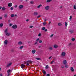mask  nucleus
Listing matches in <instances>:
<instances>
[{
  "mask_svg": "<svg viewBox=\"0 0 76 76\" xmlns=\"http://www.w3.org/2000/svg\"><path fill=\"white\" fill-rule=\"evenodd\" d=\"M8 42V41L6 40H5L4 41V44L5 45H7V42Z\"/></svg>",
  "mask_w": 76,
  "mask_h": 76,
  "instance_id": "6e6552de",
  "label": "nucleus"
},
{
  "mask_svg": "<svg viewBox=\"0 0 76 76\" xmlns=\"http://www.w3.org/2000/svg\"><path fill=\"white\" fill-rule=\"evenodd\" d=\"M48 68H49V67L48 66V65H46V67H45V68L47 69H48Z\"/></svg>",
  "mask_w": 76,
  "mask_h": 76,
  "instance_id": "5701e85b",
  "label": "nucleus"
},
{
  "mask_svg": "<svg viewBox=\"0 0 76 76\" xmlns=\"http://www.w3.org/2000/svg\"><path fill=\"white\" fill-rule=\"evenodd\" d=\"M36 52L35 50H33L32 51V53L33 54H34Z\"/></svg>",
  "mask_w": 76,
  "mask_h": 76,
  "instance_id": "ddd939ff",
  "label": "nucleus"
},
{
  "mask_svg": "<svg viewBox=\"0 0 76 76\" xmlns=\"http://www.w3.org/2000/svg\"><path fill=\"white\" fill-rule=\"evenodd\" d=\"M3 26V23H1V24H0V26L1 27H2Z\"/></svg>",
  "mask_w": 76,
  "mask_h": 76,
  "instance_id": "2f4dec72",
  "label": "nucleus"
},
{
  "mask_svg": "<svg viewBox=\"0 0 76 76\" xmlns=\"http://www.w3.org/2000/svg\"><path fill=\"white\" fill-rule=\"evenodd\" d=\"M23 7V5H21L19 6V9H22Z\"/></svg>",
  "mask_w": 76,
  "mask_h": 76,
  "instance_id": "9d476101",
  "label": "nucleus"
},
{
  "mask_svg": "<svg viewBox=\"0 0 76 76\" xmlns=\"http://www.w3.org/2000/svg\"><path fill=\"white\" fill-rule=\"evenodd\" d=\"M8 6L9 7H11L12 6V4L11 3H8Z\"/></svg>",
  "mask_w": 76,
  "mask_h": 76,
  "instance_id": "0eeeda50",
  "label": "nucleus"
},
{
  "mask_svg": "<svg viewBox=\"0 0 76 76\" xmlns=\"http://www.w3.org/2000/svg\"><path fill=\"white\" fill-rule=\"evenodd\" d=\"M28 62H29V63H32V62L31 61H28L27 63H28Z\"/></svg>",
  "mask_w": 76,
  "mask_h": 76,
  "instance_id": "aec40b11",
  "label": "nucleus"
},
{
  "mask_svg": "<svg viewBox=\"0 0 76 76\" xmlns=\"http://www.w3.org/2000/svg\"><path fill=\"white\" fill-rule=\"evenodd\" d=\"M12 27L13 29H16L17 28V25H14L12 26Z\"/></svg>",
  "mask_w": 76,
  "mask_h": 76,
  "instance_id": "7ed1b4c3",
  "label": "nucleus"
},
{
  "mask_svg": "<svg viewBox=\"0 0 76 76\" xmlns=\"http://www.w3.org/2000/svg\"><path fill=\"white\" fill-rule=\"evenodd\" d=\"M8 22H10V20H8Z\"/></svg>",
  "mask_w": 76,
  "mask_h": 76,
  "instance_id": "680f3d73",
  "label": "nucleus"
},
{
  "mask_svg": "<svg viewBox=\"0 0 76 76\" xmlns=\"http://www.w3.org/2000/svg\"><path fill=\"white\" fill-rule=\"evenodd\" d=\"M38 37H41V33H39V34H38Z\"/></svg>",
  "mask_w": 76,
  "mask_h": 76,
  "instance_id": "bb28decb",
  "label": "nucleus"
},
{
  "mask_svg": "<svg viewBox=\"0 0 76 76\" xmlns=\"http://www.w3.org/2000/svg\"><path fill=\"white\" fill-rule=\"evenodd\" d=\"M12 63H10L9 64H8L7 66V67H10V66L12 65Z\"/></svg>",
  "mask_w": 76,
  "mask_h": 76,
  "instance_id": "20e7f679",
  "label": "nucleus"
},
{
  "mask_svg": "<svg viewBox=\"0 0 76 76\" xmlns=\"http://www.w3.org/2000/svg\"><path fill=\"white\" fill-rule=\"evenodd\" d=\"M45 29V27H42V31H44Z\"/></svg>",
  "mask_w": 76,
  "mask_h": 76,
  "instance_id": "412c9836",
  "label": "nucleus"
},
{
  "mask_svg": "<svg viewBox=\"0 0 76 76\" xmlns=\"http://www.w3.org/2000/svg\"><path fill=\"white\" fill-rule=\"evenodd\" d=\"M45 9L46 10H48L50 9V7L48 6H47L45 7Z\"/></svg>",
  "mask_w": 76,
  "mask_h": 76,
  "instance_id": "39448f33",
  "label": "nucleus"
},
{
  "mask_svg": "<svg viewBox=\"0 0 76 76\" xmlns=\"http://www.w3.org/2000/svg\"><path fill=\"white\" fill-rule=\"evenodd\" d=\"M36 59V60H40V58H37Z\"/></svg>",
  "mask_w": 76,
  "mask_h": 76,
  "instance_id": "ea45409f",
  "label": "nucleus"
},
{
  "mask_svg": "<svg viewBox=\"0 0 76 76\" xmlns=\"http://www.w3.org/2000/svg\"><path fill=\"white\" fill-rule=\"evenodd\" d=\"M49 50H53V48H52V47H50L49 48Z\"/></svg>",
  "mask_w": 76,
  "mask_h": 76,
  "instance_id": "58836bf2",
  "label": "nucleus"
},
{
  "mask_svg": "<svg viewBox=\"0 0 76 76\" xmlns=\"http://www.w3.org/2000/svg\"><path fill=\"white\" fill-rule=\"evenodd\" d=\"M53 47L55 48H57V47H58V46H57V45H54Z\"/></svg>",
  "mask_w": 76,
  "mask_h": 76,
  "instance_id": "2eb2a0df",
  "label": "nucleus"
},
{
  "mask_svg": "<svg viewBox=\"0 0 76 76\" xmlns=\"http://www.w3.org/2000/svg\"><path fill=\"white\" fill-rule=\"evenodd\" d=\"M32 27H33V26H30L29 28H32Z\"/></svg>",
  "mask_w": 76,
  "mask_h": 76,
  "instance_id": "c03bdc74",
  "label": "nucleus"
},
{
  "mask_svg": "<svg viewBox=\"0 0 76 76\" xmlns=\"http://www.w3.org/2000/svg\"><path fill=\"white\" fill-rule=\"evenodd\" d=\"M11 71V70L10 69H8L7 71V72L8 74H9L10 73V72Z\"/></svg>",
  "mask_w": 76,
  "mask_h": 76,
  "instance_id": "dca6fc26",
  "label": "nucleus"
},
{
  "mask_svg": "<svg viewBox=\"0 0 76 76\" xmlns=\"http://www.w3.org/2000/svg\"><path fill=\"white\" fill-rule=\"evenodd\" d=\"M46 23H47L44 22V23H43V25H44V26H45V25H46Z\"/></svg>",
  "mask_w": 76,
  "mask_h": 76,
  "instance_id": "393cba45",
  "label": "nucleus"
},
{
  "mask_svg": "<svg viewBox=\"0 0 76 76\" xmlns=\"http://www.w3.org/2000/svg\"><path fill=\"white\" fill-rule=\"evenodd\" d=\"M39 38H38V39H37L36 40V42H38V41H39Z\"/></svg>",
  "mask_w": 76,
  "mask_h": 76,
  "instance_id": "7c9ffc66",
  "label": "nucleus"
},
{
  "mask_svg": "<svg viewBox=\"0 0 76 76\" xmlns=\"http://www.w3.org/2000/svg\"><path fill=\"white\" fill-rule=\"evenodd\" d=\"M66 55V52H62V53L61 54V56H65Z\"/></svg>",
  "mask_w": 76,
  "mask_h": 76,
  "instance_id": "f03ea898",
  "label": "nucleus"
},
{
  "mask_svg": "<svg viewBox=\"0 0 76 76\" xmlns=\"http://www.w3.org/2000/svg\"><path fill=\"white\" fill-rule=\"evenodd\" d=\"M26 65L27 66H29V63H27Z\"/></svg>",
  "mask_w": 76,
  "mask_h": 76,
  "instance_id": "6e6d98bb",
  "label": "nucleus"
},
{
  "mask_svg": "<svg viewBox=\"0 0 76 76\" xmlns=\"http://www.w3.org/2000/svg\"><path fill=\"white\" fill-rule=\"evenodd\" d=\"M64 68V66H61V68H62V69Z\"/></svg>",
  "mask_w": 76,
  "mask_h": 76,
  "instance_id": "603ef678",
  "label": "nucleus"
},
{
  "mask_svg": "<svg viewBox=\"0 0 76 76\" xmlns=\"http://www.w3.org/2000/svg\"><path fill=\"white\" fill-rule=\"evenodd\" d=\"M42 72L44 73V75H46V72H45L44 70H43Z\"/></svg>",
  "mask_w": 76,
  "mask_h": 76,
  "instance_id": "f3484780",
  "label": "nucleus"
},
{
  "mask_svg": "<svg viewBox=\"0 0 76 76\" xmlns=\"http://www.w3.org/2000/svg\"><path fill=\"white\" fill-rule=\"evenodd\" d=\"M69 32H70V34H73L74 33V32L73 31V30L70 29L69 31Z\"/></svg>",
  "mask_w": 76,
  "mask_h": 76,
  "instance_id": "f257e3e1",
  "label": "nucleus"
},
{
  "mask_svg": "<svg viewBox=\"0 0 76 76\" xmlns=\"http://www.w3.org/2000/svg\"><path fill=\"white\" fill-rule=\"evenodd\" d=\"M62 24H61V23H59L58 24V26H61V25H62Z\"/></svg>",
  "mask_w": 76,
  "mask_h": 76,
  "instance_id": "c9c22d12",
  "label": "nucleus"
},
{
  "mask_svg": "<svg viewBox=\"0 0 76 76\" xmlns=\"http://www.w3.org/2000/svg\"><path fill=\"white\" fill-rule=\"evenodd\" d=\"M23 48V47L22 46H21L20 47V49H22V48Z\"/></svg>",
  "mask_w": 76,
  "mask_h": 76,
  "instance_id": "c85d7f7f",
  "label": "nucleus"
},
{
  "mask_svg": "<svg viewBox=\"0 0 76 76\" xmlns=\"http://www.w3.org/2000/svg\"><path fill=\"white\" fill-rule=\"evenodd\" d=\"M22 44V42H18V44H19V45H21V44Z\"/></svg>",
  "mask_w": 76,
  "mask_h": 76,
  "instance_id": "a211bd4d",
  "label": "nucleus"
},
{
  "mask_svg": "<svg viewBox=\"0 0 76 76\" xmlns=\"http://www.w3.org/2000/svg\"><path fill=\"white\" fill-rule=\"evenodd\" d=\"M10 10H13V7H11L10 8Z\"/></svg>",
  "mask_w": 76,
  "mask_h": 76,
  "instance_id": "79ce46f5",
  "label": "nucleus"
},
{
  "mask_svg": "<svg viewBox=\"0 0 76 76\" xmlns=\"http://www.w3.org/2000/svg\"><path fill=\"white\" fill-rule=\"evenodd\" d=\"M70 70L72 72H74V69H73V67H71Z\"/></svg>",
  "mask_w": 76,
  "mask_h": 76,
  "instance_id": "f8f14e48",
  "label": "nucleus"
},
{
  "mask_svg": "<svg viewBox=\"0 0 76 76\" xmlns=\"http://www.w3.org/2000/svg\"><path fill=\"white\" fill-rule=\"evenodd\" d=\"M42 42V40H40L39 41V43H41Z\"/></svg>",
  "mask_w": 76,
  "mask_h": 76,
  "instance_id": "a18cd8bd",
  "label": "nucleus"
},
{
  "mask_svg": "<svg viewBox=\"0 0 76 76\" xmlns=\"http://www.w3.org/2000/svg\"><path fill=\"white\" fill-rule=\"evenodd\" d=\"M2 19V17H0V19Z\"/></svg>",
  "mask_w": 76,
  "mask_h": 76,
  "instance_id": "e2e57ef3",
  "label": "nucleus"
},
{
  "mask_svg": "<svg viewBox=\"0 0 76 76\" xmlns=\"http://www.w3.org/2000/svg\"><path fill=\"white\" fill-rule=\"evenodd\" d=\"M53 36H54V34H52L50 36V38H52V37H53Z\"/></svg>",
  "mask_w": 76,
  "mask_h": 76,
  "instance_id": "c756f323",
  "label": "nucleus"
},
{
  "mask_svg": "<svg viewBox=\"0 0 76 76\" xmlns=\"http://www.w3.org/2000/svg\"><path fill=\"white\" fill-rule=\"evenodd\" d=\"M9 25L10 26H12V24L10 23L9 24Z\"/></svg>",
  "mask_w": 76,
  "mask_h": 76,
  "instance_id": "3c124183",
  "label": "nucleus"
},
{
  "mask_svg": "<svg viewBox=\"0 0 76 76\" xmlns=\"http://www.w3.org/2000/svg\"><path fill=\"white\" fill-rule=\"evenodd\" d=\"M72 15L70 16V18H69L70 20H72Z\"/></svg>",
  "mask_w": 76,
  "mask_h": 76,
  "instance_id": "473e14b6",
  "label": "nucleus"
},
{
  "mask_svg": "<svg viewBox=\"0 0 76 76\" xmlns=\"http://www.w3.org/2000/svg\"><path fill=\"white\" fill-rule=\"evenodd\" d=\"M65 24L66 26H67V23L66 22L65 23Z\"/></svg>",
  "mask_w": 76,
  "mask_h": 76,
  "instance_id": "e433bc0d",
  "label": "nucleus"
},
{
  "mask_svg": "<svg viewBox=\"0 0 76 76\" xmlns=\"http://www.w3.org/2000/svg\"><path fill=\"white\" fill-rule=\"evenodd\" d=\"M65 67H66V68H68V67H69V66L66 64L65 66Z\"/></svg>",
  "mask_w": 76,
  "mask_h": 76,
  "instance_id": "b1692460",
  "label": "nucleus"
},
{
  "mask_svg": "<svg viewBox=\"0 0 76 76\" xmlns=\"http://www.w3.org/2000/svg\"><path fill=\"white\" fill-rule=\"evenodd\" d=\"M50 23H51V22H49V25H50Z\"/></svg>",
  "mask_w": 76,
  "mask_h": 76,
  "instance_id": "338daca9",
  "label": "nucleus"
},
{
  "mask_svg": "<svg viewBox=\"0 0 76 76\" xmlns=\"http://www.w3.org/2000/svg\"><path fill=\"white\" fill-rule=\"evenodd\" d=\"M51 56H50V57H49V59H50V58H51Z\"/></svg>",
  "mask_w": 76,
  "mask_h": 76,
  "instance_id": "052dcab7",
  "label": "nucleus"
},
{
  "mask_svg": "<svg viewBox=\"0 0 76 76\" xmlns=\"http://www.w3.org/2000/svg\"><path fill=\"white\" fill-rule=\"evenodd\" d=\"M4 18H6L7 17V15H4Z\"/></svg>",
  "mask_w": 76,
  "mask_h": 76,
  "instance_id": "de8ad7c7",
  "label": "nucleus"
},
{
  "mask_svg": "<svg viewBox=\"0 0 76 76\" xmlns=\"http://www.w3.org/2000/svg\"><path fill=\"white\" fill-rule=\"evenodd\" d=\"M74 7V9H75V10L76 9V5H74V7Z\"/></svg>",
  "mask_w": 76,
  "mask_h": 76,
  "instance_id": "f704fd0d",
  "label": "nucleus"
},
{
  "mask_svg": "<svg viewBox=\"0 0 76 76\" xmlns=\"http://www.w3.org/2000/svg\"><path fill=\"white\" fill-rule=\"evenodd\" d=\"M1 8H2V7H0V9H1Z\"/></svg>",
  "mask_w": 76,
  "mask_h": 76,
  "instance_id": "69168bd1",
  "label": "nucleus"
},
{
  "mask_svg": "<svg viewBox=\"0 0 76 76\" xmlns=\"http://www.w3.org/2000/svg\"><path fill=\"white\" fill-rule=\"evenodd\" d=\"M40 17H41V15H39V16H38L37 18H39Z\"/></svg>",
  "mask_w": 76,
  "mask_h": 76,
  "instance_id": "8fccbe9b",
  "label": "nucleus"
},
{
  "mask_svg": "<svg viewBox=\"0 0 76 76\" xmlns=\"http://www.w3.org/2000/svg\"><path fill=\"white\" fill-rule=\"evenodd\" d=\"M45 32H46V31H47V29H45Z\"/></svg>",
  "mask_w": 76,
  "mask_h": 76,
  "instance_id": "4d7b16f0",
  "label": "nucleus"
},
{
  "mask_svg": "<svg viewBox=\"0 0 76 76\" xmlns=\"http://www.w3.org/2000/svg\"><path fill=\"white\" fill-rule=\"evenodd\" d=\"M52 0H47V2H48V3H49V2H50Z\"/></svg>",
  "mask_w": 76,
  "mask_h": 76,
  "instance_id": "72a5a7b5",
  "label": "nucleus"
},
{
  "mask_svg": "<svg viewBox=\"0 0 76 76\" xmlns=\"http://www.w3.org/2000/svg\"><path fill=\"white\" fill-rule=\"evenodd\" d=\"M17 16V15H14V16Z\"/></svg>",
  "mask_w": 76,
  "mask_h": 76,
  "instance_id": "774afa93",
  "label": "nucleus"
},
{
  "mask_svg": "<svg viewBox=\"0 0 76 76\" xmlns=\"http://www.w3.org/2000/svg\"><path fill=\"white\" fill-rule=\"evenodd\" d=\"M54 61H52L50 63V64H52L53 63H54Z\"/></svg>",
  "mask_w": 76,
  "mask_h": 76,
  "instance_id": "49530a36",
  "label": "nucleus"
},
{
  "mask_svg": "<svg viewBox=\"0 0 76 76\" xmlns=\"http://www.w3.org/2000/svg\"><path fill=\"white\" fill-rule=\"evenodd\" d=\"M37 42H36L35 44H34V45H35L36 44H37Z\"/></svg>",
  "mask_w": 76,
  "mask_h": 76,
  "instance_id": "bf43d9fd",
  "label": "nucleus"
},
{
  "mask_svg": "<svg viewBox=\"0 0 76 76\" xmlns=\"http://www.w3.org/2000/svg\"><path fill=\"white\" fill-rule=\"evenodd\" d=\"M63 64H67V61H66V60H64L63 61Z\"/></svg>",
  "mask_w": 76,
  "mask_h": 76,
  "instance_id": "423d86ee",
  "label": "nucleus"
},
{
  "mask_svg": "<svg viewBox=\"0 0 76 76\" xmlns=\"http://www.w3.org/2000/svg\"><path fill=\"white\" fill-rule=\"evenodd\" d=\"M7 31H8V30H7V29H6L5 30V31H4V32H5V33H6H6H7Z\"/></svg>",
  "mask_w": 76,
  "mask_h": 76,
  "instance_id": "cd10ccee",
  "label": "nucleus"
},
{
  "mask_svg": "<svg viewBox=\"0 0 76 76\" xmlns=\"http://www.w3.org/2000/svg\"><path fill=\"white\" fill-rule=\"evenodd\" d=\"M71 40L72 41H75V38H73Z\"/></svg>",
  "mask_w": 76,
  "mask_h": 76,
  "instance_id": "4c0bfd02",
  "label": "nucleus"
},
{
  "mask_svg": "<svg viewBox=\"0 0 76 76\" xmlns=\"http://www.w3.org/2000/svg\"><path fill=\"white\" fill-rule=\"evenodd\" d=\"M10 75V74H8L7 76H9Z\"/></svg>",
  "mask_w": 76,
  "mask_h": 76,
  "instance_id": "0e129e2a",
  "label": "nucleus"
},
{
  "mask_svg": "<svg viewBox=\"0 0 76 76\" xmlns=\"http://www.w3.org/2000/svg\"><path fill=\"white\" fill-rule=\"evenodd\" d=\"M33 3H34V1H31L30 2V3L31 4H33Z\"/></svg>",
  "mask_w": 76,
  "mask_h": 76,
  "instance_id": "a19ab883",
  "label": "nucleus"
},
{
  "mask_svg": "<svg viewBox=\"0 0 76 76\" xmlns=\"http://www.w3.org/2000/svg\"><path fill=\"white\" fill-rule=\"evenodd\" d=\"M72 45V43H70L69 45H68V46L70 47V45Z\"/></svg>",
  "mask_w": 76,
  "mask_h": 76,
  "instance_id": "37998d69",
  "label": "nucleus"
},
{
  "mask_svg": "<svg viewBox=\"0 0 76 76\" xmlns=\"http://www.w3.org/2000/svg\"><path fill=\"white\" fill-rule=\"evenodd\" d=\"M6 35H7V36H10V33H7L6 34Z\"/></svg>",
  "mask_w": 76,
  "mask_h": 76,
  "instance_id": "4468645a",
  "label": "nucleus"
},
{
  "mask_svg": "<svg viewBox=\"0 0 76 76\" xmlns=\"http://www.w3.org/2000/svg\"><path fill=\"white\" fill-rule=\"evenodd\" d=\"M41 6H42V5L40 4L39 5L37 6V8H40V7H41Z\"/></svg>",
  "mask_w": 76,
  "mask_h": 76,
  "instance_id": "4be33fe9",
  "label": "nucleus"
},
{
  "mask_svg": "<svg viewBox=\"0 0 76 76\" xmlns=\"http://www.w3.org/2000/svg\"><path fill=\"white\" fill-rule=\"evenodd\" d=\"M2 10H6V8H5V7H2Z\"/></svg>",
  "mask_w": 76,
  "mask_h": 76,
  "instance_id": "a878e982",
  "label": "nucleus"
},
{
  "mask_svg": "<svg viewBox=\"0 0 76 76\" xmlns=\"http://www.w3.org/2000/svg\"><path fill=\"white\" fill-rule=\"evenodd\" d=\"M46 76H50V74H48L46 75Z\"/></svg>",
  "mask_w": 76,
  "mask_h": 76,
  "instance_id": "09e8293b",
  "label": "nucleus"
},
{
  "mask_svg": "<svg viewBox=\"0 0 76 76\" xmlns=\"http://www.w3.org/2000/svg\"><path fill=\"white\" fill-rule=\"evenodd\" d=\"M29 19H27L26 20V21H27V22H28V21H29Z\"/></svg>",
  "mask_w": 76,
  "mask_h": 76,
  "instance_id": "864d4df0",
  "label": "nucleus"
},
{
  "mask_svg": "<svg viewBox=\"0 0 76 76\" xmlns=\"http://www.w3.org/2000/svg\"><path fill=\"white\" fill-rule=\"evenodd\" d=\"M38 13L37 12H34V15L35 16H37V15H38Z\"/></svg>",
  "mask_w": 76,
  "mask_h": 76,
  "instance_id": "1a4fd4ad",
  "label": "nucleus"
},
{
  "mask_svg": "<svg viewBox=\"0 0 76 76\" xmlns=\"http://www.w3.org/2000/svg\"><path fill=\"white\" fill-rule=\"evenodd\" d=\"M25 67V65L23 64H22L21 65V67L22 68V69H23V67Z\"/></svg>",
  "mask_w": 76,
  "mask_h": 76,
  "instance_id": "9b49d317",
  "label": "nucleus"
},
{
  "mask_svg": "<svg viewBox=\"0 0 76 76\" xmlns=\"http://www.w3.org/2000/svg\"><path fill=\"white\" fill-rule=\"evenodd\" d=\"M14 16H15L14 14H12L11 15V18H13V17H14Z\"/></svg>",
  "mask_w": 76,
  "mask_h": 76,
  "instance_id": "6ab92c4d",
  "label": "nucleus"
},
{
  "mask_svg": "<svg viewBox=\"0 0 76 76\" xmlns=\"http://www.w3.org/2000/svg\"><path fill=\"white\" fill-rule=\"evenodd\" d=\"M3 76V75L2 74H0V76Z\"/></svg>",
  "mask_w": 76,
  "mask_h": 76,
  "instance_id": "5fc2aeb1",
  "label": "nucleus"
},
{
  "mask_svg": "<svg viewBox=\"0 0 76 76\" xmlns=\"http://www.w3.org/2000/svg\"><path fill=\"white\" fill-rule=\"evenodd\" d=\"M18 6L17 5H15V8H16V7H17Z\"/></svg>",
  "mask_w": 76,
  "mask_h": 76,
  "instance_id": "13d9d810",
  "label": "nucleus"
}]
</instances>
